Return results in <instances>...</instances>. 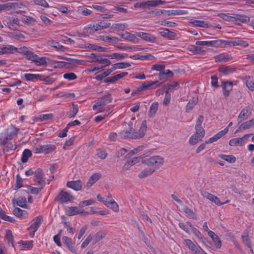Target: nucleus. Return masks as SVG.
I'll return each mask as SVG.
<instances>
[{"mask_svg":"<svg viewBox=\"0 0 254 254\" xmlns=\"http://www.w3.org/2000/svg\"><path fill=\"white\" fill-rule=\"evenodd\" d=\"M163 158L159 156H154L144 160L142 163L148 166V167L141 171L138 174V177L139 178H144L151 175L163 165Z\"/></svg>","mask_w":254,"mask_h":254,"instance_id":"f257e3e1","label":"nucleus"},{"mask_svg":"<svg viewBox=\"0 0 254 254\" xmlns=\"http://www.w3.org/2000/svg\"><path fill=\"white\" fill-rule=\"evenodd\" d=\"M111 25V23L105 20L98 21L94 24H89L86 27L87 30H89V33H93L99 30L108 28Z\"/></svg>","mask_w":254,"mask_h":254,"instance_id":"f03ea898","label":"nucleus"},{"mask_svg":"<svg viewBox=\"0 0 254 254\" xmlns=\"http://www.w3.org/2000/svg\"><path fill=\"white\" fill-rule=\"evenodd\" d=\"M56 149L55 145L51 144H47L44 145H38L35 146L33 148L34 153H42L44 154H48L53 152Z\"/></svg>","mask_w":254,"mask_h":254,"instance_id":"7ed1b4c3","label":"nucleus"},{"mask_svg":"<svg viewBox=\"0 0 254 254\" xmlns=\"http://www.w3.org/2000/svg\"><path fill=\"white\" fill-rule=\"evenodd\" d=\"M165 2L162 0H151L136 2L134 7L137 8L145 9L149 7H154L159 4H163Z\"/></svg>","mask_w":254,"mask_h":254,"instance_id":"20e7f679","label":"nucleus"},{"mask_svg":"<svg viewBox=\"0 0 254 254\" xmlns=\"http://www.w3.org/2000/svg\"><path fill=\"white\" fill-rule=\"evenodd\" d=\"M88 57L91 59L90 62H98L103 64L101 67L104 68L111 64V61L106 58H103L102 55L100 54H95L94 53L90 54Z\"/></svg>","mask_w":254,"mask_h":254,"instance_id":"39448f33","label":"nucleus"},{"mask_svg":"<svg viewBox=\"0 0 254 254\" xmlns=\"http://www.w3.org/2000/svg\"><path fill=\"white\" fill-rule=\"evenodd\" d=\"M251 135L252 134H246L242 137L232 138L229 140V145L231 146H241L245 144Z\"/></svg>","mask_w":254,"mask_h":254,"instance_id":"423d86ee","label":"nucleus"},{"mask_svg":"<svg viewBox=\"0 0 254 254\" xmlns=\"http://www.w3.org/2000/svg\"><path fill=\"white\" fill-rule=\"evenodd\" d=\"M147 128V124H146V121H143L138 131H135L133 129H132V134L131 138V139H138L142 137L144 134Z\"/></svg>","mask_w":254,"mask_h":254,"instance_id":"0eeeda50","label":"nucleus"},{"mask_svg":"<svg viewBox=\"0 0 254 254\" xmlns=\"http://www.w3.org/2000/svg\"><path fill=\"white\" fill-rule=\"evenodd\" d=\"M226 45L241 46L244 47H247L248 43L239 38H236L233 40L225 41L222 40V47Z\"/></svg>","mask_w":254,"mask_h":254,"instance_id":"6e6552de","label":"nucleus"},{"mask_svg":"<svg viewBox=\"0 0 254 254\" xmlns=\"http://www.w3.org/2000/svg\"><path fill=\"white\" fill-rule=\"evenodd\" d=\"M73 199V195L64 191H62L56 198V200L61 203H67Z\"/></svg>","mask_w":254,"mask_h":254,"instance_id":"1a4fd4ad","label":"nucleus"},{"mask_svg":"<svg viewBox=\"0 0 254 254\" xmlns=\"http://www.w3.org/2000/svg\"><path fill=\"white\" fill-rule=\"evenodd\" d=\"M205 132L197 131L195 130L190 138L189 142L191 145H194L201 141L204 136Z\"/></svg>","mask_w":254,"mask_h":254,"instance_id":"9d476101","label":"nucleus"},{"mask_svg":"<svg viewBox=\"0 0 254 254\" xmlns=\"http://www.w3.org/2000/svg\"><path fill=\"white\" fill-rule=\"evenodd\" d=\"M34 181L36 185L42 186L43 188L45 186V179L43 177V171L41 169L38 168L34 172Z\"/></svg>","mask_w":254,"mask_h":254,"instance_id":"9b49d317","label":"nucleus"},{"mask_svg":"<svg viewBox=\"0 0 254 254\" xmlns=\"http://www.w3.org/2000/svg\"><path fill=\"white\" fill-rule=\"evenodd\" d=\"M43 220V217L41 215H39L34 218L31 222L29 229L32 232H35L41 225Z\"/></svg>","mask_w":254,"mask_h":254,"instance_id":"f8f14e48","label":"nucleus"},{"mask_svg":"<svg viewBox=\"0 0 254 254\" xmlns=\"http://www.w3.org/2000/svg\"><path fill=\"white\" fill-rule=\"evenodd\" d=\"M136 35L142 39L150 43H154L156 41L157 38L153 35L142 32L136 33Z\"/></svg>","mask_w":254,"mask_h":254,"instance_id":"ddd939ff","label":"nucleus"},{"mask_svg":"<svg viewBox=\"0 0 254 254\" xmlns=\"http://www.w3.org/2000/svg\"><path fill=\"white\" fill-rule=\"evenodd\" d=\"M195 44L197 45H203L212 46L215 47H222V40H212L209 41H196Z\"/></svg>","mask_w":254,"mask_h":254,"instance_id":"4468645a","label":"nucleus"},{"mask_svg":"<svg viewBox=\"0 0 254 254\" xmlns=\"http://www.w3.org/2000/svg\"><path fill=\"white\" fill-rule=\"evenodd\" d=\"M62 241L67 248L73 253L77 254V250L73 246V242L71 238L67 236H63Z\"/></svg>","mask_w":254,"mask_h":254,"instance_id":"2eb2a0df","label":"nucleus"},{"mask_svg":"<svg viewBox=\"0 0 254 254\" xmlns=\"http://www.w3.org/2000/svg\"><path fill=\"white\" fill-rule=\"evenodd\" d=\"M66 212L68 216H73L80 213H84V215L90 213L88 212H84L78 206L68 207L66 210Z\"/></svg>","mask_w":254,"mask_h":254,"instance_id":"dca6fc26","label":"nucleus"},{"mask_svg":"<svg viewBox=\"0 0 254 254\" xmlns=\"http://www.w3.org/2000/svg\"><path fill=\"white\" fill-rule=\"evenodd\" d=\"M134 119H132L131 121L128 123L129 130H122L119 132V135L124 138H131L132 134V129H133V125Z\"/></svg>","mask_w":254,"mask_h":254,"instance_id":"f3484780","label":"nucleus"},{"mask_svg":"<svg viewBox=\"0 0 254 254\" xmlns=\"http://www.w3.org/2000/svg\"><path fill=\"white\" fill-rule=\"evenodd\" d=\"M18 130V128H17L12 125L9 126L6 130L7 138L12 139L13 138L15 137L17 135Z\"/></svg>","mask_w":254,"mask_h":254,"instance_id":"a211bd4d","label":"nucleus"},{"mask_svg":"<svg viewBox=\"0 0 254 254\" xmlns=\"http://www.w3.org/2000/svg\"><path fill=\"white\" fill-rule=\"evenodd\" d=\"M3 4L4 11H9L11 9L16 8H21L23 6V3L20 2H7Z\"/></svg>","mask_w":254,"mask_h":254,"instance_id":"6ab92c4d","label":"nucleus"},{"mask_svg":"<svg viewBox=\"0 0 254 254\" xmlns=\"http://www.w3.org/2000/svg\"><path fill=\"white\" fill-rule=\"evenodd\" d=\"M159 33L163 37L168 39L169 40H173L175 38L177 34L173 32L170 31L168 29L164 28L159 31Z\"/></svg>","mask_w":254,"mask_h":254,"instance_id":"aec40b11","label":"nucleus"},{"mask_svg":"<svg viewBox=\"0 0 254 254\" xmlns=\"http://www.w3.org/2000/svg\"><path fill=\"white\" fill-rule=\"evenodd\" d=\"M223 94L225 97H227L229 95L231 91L232 90L233 84L231 82L228 81H223L221 85Z\"/></svg>","mask_w":254,"mask_h":254,"instance_id":"412c9836","label":"nucleus"},{"mask_svg":"<svg viewBox=\"0 0 254 254\" xmlns=\"http://www.w3.org/2000/svg\"><path fill=\"white\" fill-rule=\"evenodd\" d=\"M83 185L82 182L80 180L68 182L66 186L75 190L78 191L81 189Z\"/></svg>","mask_w":254,"mask_h":254,"instance_id":"4be33fe9","label":"nucleus"},{"mask_svg":"<svg viewBox=\"0 0 254 254\" xmlns=\"http://www.w3.org/2000/svg\"><path fill=\"white\" fill-rule=\"evenodd\" d=\"M251 112L249 107H247L244 108L240 112L238 120L239 122H241L247 119L250 115Z\"/></svg>","mask_w":254,"mask_h":254,"instance_id":"5701e85b","label":"nucleus"},{"mask_svg":"<svg viewBox=\"0 0 254 254\" xmlns=\"http://www.w3.org/2000/svg\"><path fill=\"white\" fill-rule=\"evenodd\" d=\"M208 236L211 238L213 241L216 248L220 249L221 247L222 244L219 237L215 234L213 231L208 232Z\"/></svg>","mask_w":254,"mask_h":254,"instance_id":"b1692460","label":"nucleus"},{"mask_svg":"<svg viewBox=\"0 0 254 254\" xmlns=\"http://www.w3.org/2000/svg\"><path fill=\"white\" fill-rule=\"evenodd\" d=\"M136 34H131L128 32H126L122 35V37L126 40L132 42L134 43H138L139 39L136 37Z\"/></svg>","mask_w":254,"mask_h":254,"instance_id":"393cba45","label":"nucleus"},{"mask_svg":"<svg viewBox=\"0 0 254 254\" xmlns=\"http://www.w3.org/2000/svg\"><path fill=\"white\" fill-rule=\"evenodd\" d=\"M101 177L99 173H95L93 174L89 178L86 183V186L88 188L91 187L96 181H97Z\"/></svg>","mask_w":254,"mask_h":254,"instance_id":"a878e982","label":"nucleus"},{"mask_svg":"<svg viewBox=\"0 0 254 254\" xmlns=\"http://www.w3.org/2000/svg\"><path fill=\"white\" fill-rule=\"evenodd\" d=\"M34 63L38 66H46L47 65L48 61H49V59L47 57H39L38 55Z\"/></svg>","mask_w":254,"mask_h":254,"instance_id":"bb28decb","label":"nucleus"},{"mask_svg":"<svg viewBox=\"0 0 254 254\" xmlns=\"http://www.w3.org/2000/svg\"><path fill=\"white\" fill-rule=\"evenodd\" d=\"M254 127V119L242 123L238 127V129L236 131L238 132L239 130L246 129Z\"/></svg>","mask_w":254,"mask_h":254,"instance_id":"cd10ccee","label":"nucleus"},{"mask_svg":"<svg viewBox=\"0 0 254 254\" xmlns=\"http://www.w3.org/2000/svg\"><path fill=\"white\" fill-rule=\"evenodd\" d=\"M8 26L10 27L18 28L19 26V20L17 17H12L8 18L7 22Z\"/></svg>","mask_w":254,"mask_h":254,"instance_id":"c85d7f7f","label":"nucleus"},{"mask_svg":"<svg viewBox=\"0 0 254 254\" xmlns=\"http://www.w3.org/2000/svg\"><path fill=\"white\" fill-rule=\"evenodd\" d=\"M174 75L172 71L169 69L163 70L162 72H159L158 74L159 79L160 80H165L168 77H172Z\"/></svg>","mask_w":254,"mask_h":254,"instance_id":"c756f323","label":"nucleus"},{"mask_svg":"<svg viewBox=\"0 0 254 254\" xmlns=\"http://www.w3.org/2000/svg\"><path fill=\"white\" fill-rule=\"evenodd\" d=\"M3 54H13L18 52V48L11 45L3 47Z\"/></svg>","mask_w":254,"mask_h":254,"instance_id":"7c9ffc66","label":"nucleus"},{"mask_svg":"<svg viewBox=\"0 0 254 254\" xmlns=\"http://www.w3.org/2000/svg\"><path fill=\"white\" fill-rule=\"evenodd\" d=\"M48 45L55 48L57 50L64 51L65 48L60 45V43L54 40H49L47 42Z\"/></svg>","mask_w":254,"mask_h":254,"instance_id":"2f4dec72","label":"nucleus"},{"mask_svg":"<svg viewBox=\"0 0 254 254\" xmlns=\"http://www.w3.org/2000/svg\"><path fill=\"white\" fill-rule=\"evenodd\" d=\"M104 204L116 212L119 210V205L115 200H110V201H104Z\"/></svg>","mask_w":254,"mask_h":254,"instance_id":"473e14b6","label":"nucleus"},{"mask_svg":"<svg viewBox=\"0 0 254 254\" xmlns=\"http://www.w3.org/2000/svg\"><path fill=\"white\" fill-rule=\"evenodd\" d=\"M158 103L157 102H153L149 108L148 115L149 117H154L158 110Z\"/></svg>","mask_w":254,"mask_h":254,"instance_id":"72a5a7b5","label":"nucleus"},{"mask_svg":"<svg viewBox=\"0 0 254 254\" xmlns=\"http://www.w3.org/2000/svg\"><path fill=\"white\" fill-rule=\"evenodd\" d=\"M105 57H107L111 59H118L121 60L127 57L128 55L127 54H120L118 53H114L112 54H107L104 55Z\"/></svg>","mask_w":254,"mask_h":254,"instance_id":"f704fd0d","label":"nucleus"},{"mask_svg":"<svg viewBox=\"0 0 254 254\" xmlns=\"http://www.w3.org/2000/svg\"><path fill=\"white\" fill-rule=\"evenodd\" d=\"M106 235V233L103 231H99L97 232L93 237L94 244H96L99 241L104 239Z\"/></svg>","mask_w":254,"mask_h":254,"instance_id":"c9c22d12","label":"nucleus"},{"mask_svg":"<svg viewBox=\"0 0 254 254\" xmlns=\"http://www.w3.org/2000/svg\"><path fill=\"white\" fill-rule=\"evenodd\" d=\"M130 64L127 62H122L120 63H117L112 65V69L113 71L116 69H122L130 66Z\"/></svg>","mask_w":254,"mask_h":254,"instance_id":"e433bc0d","label":"nucleus"},{"mask_svg":"<svg viewBox=\"0 0 254 254\" xmlns=\"http://www.w3.org/2000/svg\"><path fill=\"white\" fill-rule=\"evenodd\" d=\"M151 153L150 151L147 152L146 154H143L139 157H135L131 158L130 160L128 161L130 164L131 166L134 165V164L138 163L140 162L141 159L144 158L145 156H147Z\"/></svg>","mask_w":254,"mask_h":254,"instance_id":"4c0bfd02","label":"nucleus"},{"mask_svg":"<svg viewBox=\"0 0 254 254\" xmlns=\"http://www.w3.org/2000/svg\"><path fill=\"white\" fill-rule=\"evenodd\" d=\"M184 242L186 245L187 246L188 248L194 254L195 253V251L198 250L197 246L190 239H185Z\"/></svg>","mask_w":254,"mask_h":254,"instance_id":"58836bf2","label":"nucleus"},{"mask_svg":"<svg viewBox=\"0 0 254 254\" xmlns=\"http://www.w3.org/2000/svg\"><path fill=\"white\" fill-rule=\"evenodd\" d=\"M203 117L202 115L199 116L196 122L195 130L197 131L205 132L204 129L201 127V124L203 121Z\"/></svg>","mask_w":254,"mask_h":254,"instance_id":"ea45409f","label":"nucleus"},{"mask_svg":"<svg viewBox=\"0 0 254 254\" xmlns=\"http://www.w3.org/2000/svg\"><path fill=\"white\" fill-rule=\"evenodd\" d=\"M190 23L194 26L206 28L208 27L209 26V23L203 20H193L190 21Z\"/></svg>","mask_w":254,"mask_h":254,"instance_id":"a19ab883","label":"nucleus"},{"mask_svg":"<svg viewBox=\"0 0 254 254\" xmlns=\"http://www.w3.org/2000/svg\"><path fill=\"white\" fill-rule=\"evenodd\" d=\"M5 239L9 245L12 246L14 247V239L11 231L7 230L5 232Z\"/></svg>","mask_w":254,"mask_h":254,"instance_id":"79ce46f5","label":"nucleus"},{"mask_svg":"<svg viewBox=\"0 0 254 254\" xmlns=\"http://www.w3.org/2000/svg\"><path fill=\"white\" fill-rule=\"evenodd\" d=\"M24 76L27 81H34L39 80V78H41V75L38 74L26 73Z\"/></svg>","mask_w":254,"mask_h":254,"instance_id":"37998d69","label":"nucleus"},{"mask_svg":"<svg viewBox=\"0 0 254 254\" xmlns=\"http://www.w3.org/2000/svg\"><path fill=\"white\" fill-rule=\"evenodd\" d=\"M231 59V57L226 54H222L215 57V60L218 62H226Z\"/></svg>","mask_w":254,"mask_h":254,"instance_id":"c03bdc74","label":"nucleus"},{"mask_svg":"<svg viewBox=\"0 0 254 254\" xmlns=\"http://www.w3.org/2000/svg\"><path fill=\"white\" fill-rule=\"evenodd\" d=\"M112 72H113V70L111 68L100 74H96L95 79L98 81L101 80L104 77L109 75Z\"/></svg>","mask_w":254,"mask_h":254,"instance_id":"a18cd8bd","label":"nucleus"},{"mask_svg":"<svg viewBox=\"0 0 254 254\" xmlns=\"http://www.w3.org/2000/svg\"><path fill=\"white\" fill-rule=\"evenodd\" d=\"M218 16L222 19L228 21H235L236 18L235 15H230L229 13H220Z\"/></svg>","mask_w":254,"mask_h":254,"instance_id":"49530a36","label":"nucleus"},{"mask_svg":"<svg viewBox=\"0 0 254 254\" xmlns=\"http://www.w3.org/2000/svg\"><path fill=\"white\" fill-rule=\"evenodd\" d=\"M247 87L251 91L254 90V82L250 76H246L244 78Z\"/></svg>","mask_w":254,"mask_h":254,"instance_id":"de8ad7c7","label":"nucleus"},{"mask_svg":"<svg viewBox=\"0 0 254 254\" xmlns=\"http://www.w3.org/2000/svg\"><path fill=\"white\" fill-rule=\"evenodd\" d=\"M219 157L222 159L230 163H234L236 161V158L233 155L221 154Z\"/></svg>","mask_w":254,"mask_h":254,"instance_id":"09e8293b","label":"nucleus"},{"mask_svg":"<svg viewBox=\"0 0 254 254\" xmlns=\"http://www.w3.org/2000/svg\"><path fill=\"white\" fill-rule=\"evenodd\" d=\"M21 21L27 25H33L36 22V20L34 18L28 16H25L22 18Z\"/></svg>","mask_w":254,"mask_h":254,"instance_id":"8fccbe9b","label":"nucleus"},{"mask_svg":"<svg viewBox=\"0 0 254 254\" xmlns=\"http://www.w3.org/2000/svg\"><path fill=\"white\" fill-rule=\"evenodd\" d=\"M78 112V108L77 104H75L74 103L72 104V109L68 115V118H74Z\"/></svg>","mask_w":254,"mask_h":254,"instance_id":"3c124183","label":"nucleus"},{"mask_svg":"<svg viewBox=\"0 0 254 254\" xmlns=\"http://www.w3.org/2000/svg\"><path fill=\"white\" fill-rule=\"evenodd\" d=\"M32 154L31 151L28 149H25L22 153L21 157V161L23 163H25L27 161L28 159L31 157Z\"/></svg>","mask_w":254,"mask_h":254,"instance_id":"603ef678","label":"nucleus"},{"mask_svg":"<svg viewBox=\"0 0 254 254\" xmlns=\"http://www.w3.org/2000/svg\"><path fill=\"white\" fill-rule=\"evenodd\" d=\"M127 26V23L114 24L111 26V29L116 30H123Z\"/></svg>","mask_w":254,"mask_h":254,"instance_id":"864d4df0","label":"nucleus"},{"mask_svg":"<svg viewBox=\"0 0 254 254\" xmlns=\"http://www.w3.org/2000/svg\"><path fill=\"white\" fill-rule=\"evenodd\" d=\"M196 102L197 101L195 99H192L191 100H190L186 106V112H190L193 109L194 106L196 105Z\"/></svg>","mask_w":254,"mask_h":254,"instance_id":"5fc2aeb1","label":"nucleus"},{"mask_svg":"<svg viewBox=\"0 0 254 254\" xmlns=\"http://www.w3.org/2000/svg\"><path fill=\"white\" fill-rule=\"evenodd\" d=\"M144 148V146L141 145L134 148L127 154L128 157H131L132 156L137 154L138 152H141L143 150Z\"/></svg>","mask_w":254,"mask_h":254,"instance_id":"6e6d98bb","label":"nucleus"},{"mask_svg":"<svg viewBox=\"0 0 254 254\" xmlns=\"http://www.w3.org/2000/svg\"><path fill=\"white\" fill-rule=\"evenodd\" d=\"M54 115L53 114H43L39 115L37 119L40 121H47L53 119Z\"/></svg>","mask_w":254,"mask_h":254,"instance_id":"4d7b16f0","label":"nucleus"},{"mask_svg":"<svg viewBox=\"0 0 254 254\" xmlns=\"http://www.w3.org/2000/svg\"><path fill=\"white\" fill-rule=\"evenodd\" d=\"M0 218L8 222H13L14 221V219L10 217L9 216H7L4 214V211L1 209V208L0 207Z\"/></svg>","mask_w":254,"mask_h":254,"instance_id":"13d9d810","label":"nucleus"},{"mask_svg":"<svg viewBox=\"0 0 254 254\" xmlns=\"http://www.w3.org/2000/svg\"><path fill=\"white\" fill-rule=\"evenodd\" d=\"M200 194L204 198H205L206 199H208L211 201H213V199L215 196L214 195L205 190L201 191Z\"/></svg>","mask_w":254,"mask_h":254,"instance_id":"bf43d9fd","label":"nucleus"},{"mask_svg":"<svg viewBox=\"0 0 254 254\" xmlns=\"http://www.w3.org/2000/svg\"><path fill=\"white\" fill-rule=\"evenodd\" d=\"M127 75V72H123L121 73L112 76V83H115V82H117L118 80H119L121 78L126 76Z\"/></svg>","mask_w":254,"mask_h":254,"instance_id":"052dcab7","label":"nucleus"},{"mask_svg":"<svg viewBox=\"0 0 254 254\" xmlns=\"http://www.w3.org/2000/svg\"><path fill=\"white\" fill-rule=\"evenodd\" d=\"M165 66L162 64H154L151 65V69L152 70H156L161 72L165 69Z\"/></svg>","mask_w":254,"mask_h":254,"instance_id":"680f3d73","label":"nucleus"},{"mask_svg":"<svg viewBox=\"0 0 254 254\" xmlns=\"http://www.w3.org/2000/svg\"><path fill=\"white\" fill-rule=\"evenodd\" d=\"M33 2L35 4L40 5L45 8L50 7L49 4L45 0H33Z\"/></svg>","mask_w":254,"mask_h":254,"instance_id":"e2e57ef3","label":"nucleus"},{"mask_svg":"<svg viewBox=\"0 0 254 254\" xmlns=\"http://www.w3.org/2000/svg\"><path fill=\"white\" fill-rule=\"evenodd\" d=\"M105 105H106L105 102H104L102 98H101L97 102L96 104L93 106V109L94 110L98 109V112H101V109L100 107Z\"/></svg>","mask_w":254,"mask_h":254,"instance_id":"0e129e2a","label":"nucleus"},{"mask_svg":"<svg viewBox=\"0 0 254 254\" xmlns=\"http://www.w3.org/2000/svg\"><path fill=\"white\" fill-rule=\"evenodd\" d=\"M37 55L35 54L33 52L29 51V52H27L26 58L27 60L32 61L34 63L36 59Z\"/></svg>","mask_w":254,"mask_h":254,"instance_id":"69168bd1","label":"nucleus"},{"mask_svg":"<svg viewBox=\"0 0 254 254\" xmlns=\"http://www.w3.org/2000/svg\"><path fill=\"white\" fill-rule=\"evenodd\" d=\"M17 204L23 208H24L26 206V199L24 197H20L18 198L16 201Z\"/></svg>","mask_w":254,"mask_h":254,"instance_id":"338daca9","label":"nucleus"},{"mask_svg":"<svg viewBox=\"0 0 254 254\" xmlns=\"http://www.w3.org/2000/svg\"><path fill=\"white\" fill-rule=\"evenodd\" d=\"M63 77L64 78L69 80H74L77 78V76L73 72L64 73Z\"/></svg>","mask_w":254,"mask_h":254,"instance_id":"774afa93","label":"nucleus"}]
</instances>
